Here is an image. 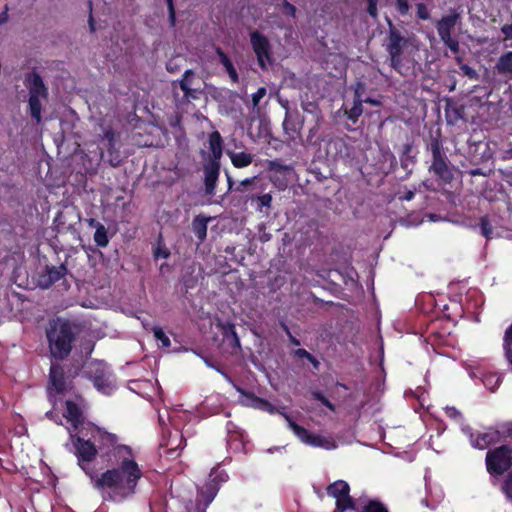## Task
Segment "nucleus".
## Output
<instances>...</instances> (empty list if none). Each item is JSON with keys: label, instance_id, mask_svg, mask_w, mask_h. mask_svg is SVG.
<instances>
[{"label": "nucleus", "instance_id": "13", "mask_svg": "<svg viewBox=\"0 0 512 512\" xmlns=\"http://www.w3.org/2000/svg\"><path fill=\"white\" fill-rule=\"evenodd\" d=\"M68 273V269L64 264L59 266H46L43 273L38 276V286L42 289H48L55 282L62 279Z\"/></svg>", "mask_w": 512, "mask_h": 512}, {"label": "nucleus", "instance_id": "30", "mask_svg": "<svg viewBox=\"0 0 512 512\" xmlns=\"http://www.w3.org/2000/svg\"><path fill=\"white\" fill-rule=\"evenodd\" d=\"M267 89L260 87L254 94H252V113L259 116L261 113L260 101L266 96Z\"/></svg>", "mask_w": 512, "mask_h": 512}, {"label": "nucleus", "instance_id": "34", "mask_svg": "<svg viewBox=\"0 0 512 512\" xmlns=\"http://www.w3.org/2000/svg\"><path fill=\"white\" fill-rule=\"evenodd\" d=\"M494 440V437L490 433H484L481 434L477 440L474 443V446L479 449L486 448L492 441Z\"/></svg>", "mask_w": 512, "mask_h": 512}, {"label": "nucleus", "instance_id": "36", "mask_svg": "<svg viewBox=\"0 0 512 512\" xmlns=\"http://www.w3.org/2000/svg\"><path fill=\"white\" fill-rule=\"evenodd\" d=\"M363 512H388L387 509L378 501H370L364 506Z\"/></svg>", "mask_w": 512, "mask_h": 512}, {"label": "nucleus", "instance_id": "35", "mask_svg": "<svg viewBox=\"0 0 512 512\" xmlns=\"http://www.w3.org/2000/svg\"><path fill=\"white\" fill-rule=\"evenodd\" d=\"M154 336L157 340H159L163 347H169L171 342L170 339L166 336L164 331L160 327L153 328Z\"/></svg>", "mask_w": 512, "mask_h": 512}, {"label": "nucleus", "instance_id": "51", "mask_svg": "<svg viewBox=\"0 0 512 512\" xmlns=\"http://www.w3.org/2000/svg\"><path fill=\"white\" fill-rule=\"evenodd\" d=\"M367 12L373 18L377 17V3H368Z\"/></svg>", "mask_w": 512, "mask_h": 512}, {"label": "nucleus", "instance_id": "15", "mask_svg": "<svg viewBox=\"0 0 512 512\" xmlns=\"http://www.w3.org/2000/svg\"><path fill=\"white\" fill-rule=\"evenodd\" d=\"M203 170L205 175V192L207 195H213L219 176L220 162L207 161V163H205L203 166Z\"/></svg>", "mask_w": 512, "mask_h": 512}, {"label": "nucleus", "instance_id": "20", "mask_svg": "<svg viewBox=\"0 0 512 512\" xmlns=\"http://www.w3.org/2000/svg\"><path fill=\"white\" fill-rule=\"evenodd\" d=\"M193 75H194L193 70H186L185 73L183 74L182 79L179 81V86L184 93V97L187 100L198 99L199 93H200L199 89L191 87V85H192L191 77Z\"/></svg>", "mask_w": 512, "mask_h": 512}, {"label": "nucleus", "instance_id": "9", "mask_svg": "<svg viewBox=\"0 0 512 512\" xmlns=\"http://www.w3.org/2000/svg\"><path fill=\"white\" fill-rule=\"evenodd\" d=\"M86 473L90 475V478L97 489L111 488L117 490L123 495H126L124 488H122V478L119 476L116 468L107 470L102 473L100 477H94L88 471H86Z\"/></svg>", "mask_w": 512, "mask_h": 512}, {"label": "nucleus", "instance_id": "37", "mask_svg": "<svg viewBox=\"0 0 512 512\" xmlns=\"http://www.w3.org/2000/svg\"><path fill=\"white\" fill-rule=\"evenodd\" d=\"M68 215H69V212H67V213L60 212L57 215L55 222H57L58 231L65 229V228H67L68 230H75L73 224H71V223L67 227H65V224H66L65 219L68 217Z\"/></svg>", "mask_w": 512, "mask_h": 512}, {"label": "nucleus", "instance_id": "39", "mask_svg": "<svg viewBox=\"0 0 512 512\" xmlns=\"http://www.w3.org/2000/svg\"><path fill=\"white\" fill-rule=\"evenodd\" d=\"M166 2H167V7H168L169 23H170L171 27H174L175 23H176V13H175V8H174V3H173V0H166Z\"/></svg>", "mask_w": 512, "mask_h": 512}, {"label": "nucleus", "instance_id": "16", "mask_svg": "<svg viewBox=\"0 0 512 512\" xmlns=\"http://www.w3.org/2000/svg\"><path fill=\"white\" fill-rule=\"evenodd\" d=\"M237 390L241 394L240 403L242 405L248 406V407H254V408H257L260 410L267 411L269 413H273L275 411V408L268 401L261 399L252 393L245 392L241 388H237Z\"/></svg>", "mask_w": 512, "mask_h": 512}, {"label": "nucleus", "instance_id": "7", "mask_svg": "<svg viewBox=\"0 0 512 512\" xmlns=\"http://www.w3.org/2000/svg\"><path fill=\"white\" fill-rule=\"evenodd\" d=\"M250 42L257 56L258 64L262 69H267L271 64V46L266 36L255 30L250 34Z\"/></svg>", "mask_w": 512, "mask_h": 512}, {"label": "nucleus", "instance_id": "40", "mask_svg": "<svg viewBox=\"0 0 512 512\" xmlns=\"http://www.w3.org/2000/svg\"><path fill=\"white\" fill-rule=\"evenodd\" d=\"M441 41L454 53L459 51V43L457 40L453 39L452 36L441 39Z\"/></svg>", "mask_w": 512, "mask_h": 512}, {"label": "nucleus", "instance_id": "12", "mask_svg": "<svg viewBox=\"0 0 512 512\" xmlns=\"http://www.w3.org/2000/svg\"><path fill=\"white\" fill-rule=\"evenodd\" d=\"M288 102L282 104L285 108V118L283 121V130L290 139L294 140L296 136L300 134L301 129L304 125V119L300 116L298 111H291L288 106Z\"/></svg>", "mask_w": 512, "mask_h": 512}, {"label": "nucleus", "instance_id": "63", "mask_svg": "<svg viewBox=\"0 0 512 512\" xmlns=\"http://www.w3.org/2000/svg\"><path fill=\"white\" fill-rule=\"evenodd\" d=\"M363 102L370 103L372 105H378L379 104L378 101H376L374 99H371V98H367V99L363 100Z\"/></svg>", "mask_w": 512, "mask_h": 512}, {"label": "nucleus", "instance_id": "38", "mask_svg": "<svg viewBox=\"0 0 512 512\" xmlns=\"http://www.w3.org/2000/svg\"><path fill=\"white\" fill-rule=\"evenodd\" d=\"M257 201L259 202V211H262V207L269 209L271 207L272 196L270 194H263L257 197Z\"/></svg>", "mask_w": 512, "mask_h": 512}, {"label": "nucleus", "instance_id": "52", "mask_svg": "<svg viewBox=\"0 0 512 512\" xmlns=\"http://www.w3.org/2000/svg\"><path fill=\"white\" fill-rule=\"evenodd\" d=\"M89 8H90V15H89V19H88V24H89V29H90V32H95V22H94V18L92 16V3L89 2Z\"/></svg>", "mask_w": 512, "mask_h": 512}, {"label": "nucleus", "instance_id": "61", "mask_svg": "<svg viewBox=\"0 0 512 512\" xmlns=\"http://www.w3.org/2000/svg\"><path fill=\"white\" fill-rule=\"evenodd\" d=\"M505 159H512V148L505 151Z\"/></svg>", "mask_w": 512, "mask_h": 512}, {"label": "nucleus", "instance_id": "50", "mask_svg": "<svg viewBox=\"0 0 512 512\" xmlns=\"http://www.w3.org/2000/svg\"><path fill=\"white\" fill-rule=\"evenodd\" d=\"M295 355L299 358H306L308 359L309 361H312L313 360V356L305 349H298L295 351Z\"/></svg>", "mask_w": 512, "mask_h": 512}, {"label": "nucleus", "instance_id": "11", "mask_svg": "<svg viewBox=\"0 0 512 512\" xmlns=\"http://www.w3.org/2000/svg\"><path fill=\"white\" fill-rule=\"evenodd\" d=\"M285 418L287 419L290 428L295 432V434L305 443L314 445V446H320L325 448H331L335 447V444L321 436L318 435H312L310 434L305 428L299 426L295 422H293L288 415H285Z\"/></svg>", "mask_w": 512, "mask_h": 512}, {"label": "nucleus", "instance_id": "14", "mask_svg": "<svg viewBox=\"0 0 512 512\" xmlns=\"http://www.w3.org/2000/svg\"><path fill=\"white\" fill-rule=\"evenodd\" d=\"M461 14L455 9H450L449 14L442 16L436 22V29L440 39H445L452 36L455 26L460 22Z\"/></svg>", "mask_w": 512, "mask_h": 512}, {"label": "nucleus", "instance_id": "29", "mask_svg": "<svg viewBox=\"0 0 512 512\" xmlns=\"http://www.w3.org/2000/svg\"><path fill=\"white\" fill-rule=\"evenodd\" d=\"M412 149V146L410 144L404 145L403 153L401 156V166L404 170H406V174L410 175L413 170V166L415 163L414 157L410 156V151Z\"/></svg>", "mask_w": 512, "mask_h": 512}, {"label": "nucleus", "instance_id": "46", "mask_svg": "<svg viewBox=\"0 0 512 512\" xmlns=\"http://www.w3.org/2000/svg\"><path fill=\"white\" fill-rule=\"evenodd\" d=\"M170 255V252L168 251L167 248L165 247H161V246H158L155 250H154V257L156 259L162 257V258H167L168 256Z\"/></svg>", "mask_w": 512, "mask_h": 512}, {"label": "nucleus", "instance_id": "24", "mask_svg": "<svg viewBox=\"0 0 512 512\" xmlns=\"http://www.w3.org/2000/svg\"><path fill=\"white\" fill-rule=\"evenodd\" d=\"M210 220V217H205L202 215H198L193 219V232L201 242L204 241L207 236V223Z\"/></svg>", "mask_w": 512, "mask_h": 512}, {"label": "nucleus", "instance_id": "32", "mask_svg": "<svg viewBox=\"0 0 512 512\" xmlns=\"http://www.w3.org/2000/svg\"><path fill=\"white\" fill-rule=\"evenodd\" d=\"M363 99H354V103L352 108L347 112L348 118L353 120L354 122L358 119V117L362 114Z\"/></svg>", "mask_w": 512, "mask_h": 512}, {"label": "nucleus", "instance_id": "53", "mask_svg": "<svg viewBox=\"0 0 512 512\" xmlns=\"http://www.w3.org/2000/svg\"><path fill=\"white\" fill-rule=\"evenodd\" d=\"M104 138L108 140L110 146H113L114 132L112 129H108L104 132Z\"/></svg>", "mask_w": 512, "mask_h": 512}, {"label": "nucleus", "instance_id": "57", "mask_svg": "<svg viewBox=\"0 0 512 512\" xmlns=\"http://www.w3.org/2000/svg\"><path fill=\"white\" fill-rule=\"evenodd\" d=\"M255 178H248L240 182L239 186L236 188L237 191H242V187H246L250 185Z\"/></svg>", "mask_w": 512, "mask_h": 512}, {"label": "nucleus", "instance_id": "59", "mask_svg": "<svg viewBox=\"0 0 512 512\" xmlns=\"http://www.w3.org/2000/svg\"><path fill=\"white\" fill-rule=\"evenodd\" d=\"M413 197H414V192H413V191H411V190H409V191H407V192L405 193V195H404V196H402L400 199H402V200H406V201H410V200H412V199H413Z\"/></svg>", "mask_w": 512, "mask_h": 512}, {"label": "nucleus", "instance_id": "3", "mask_svg": "<svg viewBox=\"0 0 512 512\" xmlns=\"http://www.w3.org/2000/svg\"><path fill=\"white\" fill-rule=\"evenodd\" d=\"M388 36L385 44V49L389 55L390 66L402 74V54L404 49L408 46V39L403 36L399 29L395 27L391 19L387 18Z\"/></svg>", "mask_w": 512, "mask_h": 512}, {"label": "nucleus", "instance_id": "43", "mask_svg": "<svg viewBox=\"0 0 512 512\" xmlns=\"http://www.w3.org/2000/svg\"><path fill=\"white\" fill-rule=\"evenodd\" d=\"M312 395H313L314 399L321 401L326 407H328L330 410L334 411V409H335L334 405L326 397H324L321 393L313 392Z\"/></svg>", "mask_w": 512, "mask_h": 512}, {"label": "nucleus", "instance_id": "58", "mask_svg": "<svg viewBox=\"0 0 512 512\" xmlns=\"http://www.w3.org/2000/svg\"><path fill=\"white\" fill-rule=\"evenodd\" d=\"M85 221H86V223H87L90 227L95 228L96 230H97V227H98L99 225H102L101 223H99L98 221H96V219H94V218H89V219H86Z\"/></svg>", "mask_w": 512, "mask_h": 512}, {"label": "nucleus", "instance_id": "44", "mask_svg": "<svg viewBox=\"0 0 512 512\" xmlns=\"http://www.w3.org/2000/svg\"><path fill=\"white\" fill-rule=\"evenodd\" d=\"M460 69L463 71L464 75H466L470 79H476L478 77L477 72L467 64L461 65Z\"/></svg>", "mask_w": 512, "mask_h": 512}, {"label": "nucleus", "instance_id": "64", "mask_svg": "<svg viewBox=\"0 0 512 512\" xmlns=\"http://www.w3.org/2000/svg\"><path fill=\"white\" fill-rule=\"evenodd\" d=\"M227 180H228L229 189H231L234 182L229 175H227Z\"/></svg>", "mask_w": 512, "mask_h": 512}, {"label": "nucleus", "instance_id": "17", "mask_svg": "<svg viewBox=\"0 0 512 512\" xmlns=\"http://www.w3.org/2000/svg\"><path fill=\"white\" fill-rule=\"evenodd\" d=\"M50 382L57 393H63L69 388V383L64 377L63 367L58 363H52L50 367Z\"/></svg>", "mask_w": 512, "mask_h": 512}, {"label": "nucleus", "instance_id": "22", "mask_svg": "<svg viewBox=\"0 0 512 512\" xmlns=\"http://www.w3.org/2000/svg\"><path fill=\"white\" fill-rule=\"evenodd\" d=\"M64 416L72 424L74 429L83 423V414L80 408L73 401H66V413Z\"/></svg>", "mask_w": 512, "mask_h": 512}, {"label": "nucleus", "instance_id": "23", "mask_svg": "<svg viewBox=\"0 0 512 512\" xmlns=\"http://www.w3.org/2000/svg\"><path fill=\"white\" fill-rule=\"evenodd\" d=\"M225 341H228L232 348L240 347V340L235 331V326L231 323H219Z\"/></svg>", "mask_w": 512, "mask_h": 512}, {"label": "nucleus", "instance_id": "27", "mask_svg": "<svg viewBox=\"0 0 512 512\" xmlns=\"http://www.w3.org/2000/svg\"><path fill=\"white\" fill-rule=\"evenodd\" d=\"M464 110H465V108L462 105L457 106V105H454L451 103H447L446 108H445V113H446L448 123L454 124L458 120L462 119Z\"/></svg>", "mask_w": 512, "mask_h": 512}, {"label": "nucleus", "instance_id": "60", "mask_svg": "<svg viewBox=\"0 0 512 512\" xmlns=\"http://www.w3.org/2000/svg\"><path fill=\"white\" fill-rule=\"evenodd\" d=\"M317 130H318L317 125H316L315 127H313V128H311V129H310V131H309V136H308V140H309L313 135H315V133L317 132Z\"/></svg>", "mask_w": 512, "mask_h": 512}, {"label": "nucleus", "instance_id": "5", "mask_svg": "<svg viewBox=\"0 0 512 512\" xmlns=\"http://www.w3.org/2000/svg\"><path fill=\"white\" fill-rule=\"evenodd\" d=\"M512 450L508 446H501L490 451L486 456L488 471L502 474L511 466Z\"/></svg>", "mask_w": 512, "mask_h": 512}, {"label": "nucleus", "instance_id": "49", "mask_svg": "<svg viewBox=\"0 0 512 512\" xmlns=\"http://www.w3.org/2000/svg\"><path fill=\"white\" fill-rule=\"evenodd\" d=\"M501 32L504 34L505 39L512 40V23L503 25L501 27Z\"/></svg>", "mask_w": 512, "mask_h": 512}, {"label": "nucleus", "instance_id": "26", "mask_svg": "<svg viewBox=\"0 0 512 512\" xmlns=\"http://www.w3.org/2000/svg\"><path fill=\"white\" fill-rule=\"evenodd\" d=\"M218 490V485L214 482V479L211 480L201 488V499L199 501L203 500L205 506L209 505L217 495Z\"/></svg>", "mask_w": 512, "mask_h": 512}, {"label": "nucleus", "instance_id": "48", "mask_svg": "<svg viewBox=\"0 0 512 512\" xmlns=\"http://www.w3.org/2000/svg\"><path fill=\"white\" fill-rule=\"evenodd\" d=\"M365 84L363 82H357L355 86V97L354 99H362V95L365 92Z\"/></svg>", "mask_w": 512, "mask_h": 512}, {"label": "nucleus", "instance_id": "45", "mask_svg": "<svg viewBox=\"0 0 512 512\" xmlns=\"http://www.w3.org/2000/svg\"><path fill=\"white\" fill-rule=\"evenodd\" d=\"M396 8L400 12V14L405 15L409 11V4L407 0H397Z\"/></svg>", "mask_w": 512, "mask_h": 512}, {"label": "nucleus", "instance_id": "62", "mask_svg": "<svg viewBox=\"0 0 512 512\" xmlns=\"http://www.w3.org/2000/svg\"><path fill=\"white\" fill-rule=\"evenodd\" d=\"M448 413L450 416H456L459 414V412L455 408H449Z\"/></svg>", "mask_w": 512, "mask_h": 512}, {"label": "nucleus", "instance_id": "55", "mask_svg": "<svg viewBox=\"0 0 512 512\" xmlns=\"http://www.w3.org/2000/svg\"><path fill=\"white\" fill-rule=\"evenodd\" d=\"M284 7L285 9L287 10V12L291 15V16H295V13H296V8L294 5L290 4L289 2L285 1L284 2Z\"/></svg>", "mask_w": 512, "mask_h": 512}, {"label": "nucleus", "instance_id": "25", "mask_svg": "<svg viewBox=\"0 0 512 512\" xmlns=\"http://www.w3.org/2000/svg\"><path fill=\"white\" fill-rule=\"evenodd\" d=\"M216 54L218 55L219 61L224 66L231 81L237 83L239 81V76L232 61L228 58V56L223 52L221 48L216 49Z\"/></svg>", "mask_w": 512, "mask_h": 512}, {"label": "nucleus", "instance_id": "4", "mask_svg": "<svg viewBox=\"0 0 512 512\" xmlns=\"http://www.w3.org/2000/svg\"><path fill=\"white\" fill-rule=\"evenodd\" d=\"M430 150L432 153L433 161L429 171L437 175L439 179L444 183H450L453 179V173L448 167L446 156L444 153H442L438 140H433L431 142Z\"/></svg>", "mask_w": 512, "mask_h": 512}, {"label": "nucleus", "instance_id": "56", "mask_svg": "<svg viewBox=\"0 0 512 512\" xmlns=\"http://www.w3.org/2000/svg\"><path fill=\"white\" fill-rule=\"evenodd\" d=\"M8 6H5V10L0 13V25L6 23L8 21Z\"/></svg>", "mask_w": 512, "mask_h": 512}, {"label": "nucleus", "instance_id": "18", "mask_svg": "<svg viewBox=\"0 0 512 512\" xmlns=\"http://www.w3.org/2000/svg\"><path fill=\"white\" fill-rule=\"evenodd\" d=\"M74 445L79 461L89 462L95 458L97 450L92 442L77 437Z\"/></svg>", "mask_w": 512, "mask_h": 512}, {"label": "nucleus", "instance_id": "19", "mask_svg": "<svg viewBox=\"0 0 512 512\" xmlns=\"http://www.w3.org/2000/svg\"><path fill=\"white\" fill-rule=\"evenodd\" d=\"M494 69L499 76L512 80V51L503 53L497 59Z\"/></svg>", "mask_w": 512, "mask_h": 512}, {"label": "nucleus", "instance_id": "31", "mask_svg": "<svg viewBox=\"0 0 512 512\" xmlns=\"http://www.w3.org/2000/svg\"><path fill=\"white\" fill-rule=\"evenodd\" d=\"M94 241L99 247H106L109 243L107 230L104 225H99L94 234Z\"/></svg>", "mask_w": 512, "mask_h": 512}, {"label": "nucleus", "instance_id": "1", "mask_svg": "<svg viewBox=\"0 0 512 512\" xmlns=\"http://www.w3.org/2000/svg\"><path fill=\"white\" fill-rule=\"evenodd\" d=\"M78 325L68 320L57 319L47 331L51 355L57 360L65 359L72 350V343L79 334Z\"/></svg>", "mask_w": 512, "mask_h": 512}, {"label": "nucleus", "instance_id": "28", "mask_svg": "<svg viewBox=\"0 0 512 512\" xmlns=\"http://www.w3.org/2000/svg\"><path fill=\"white\" fill-rule=\"evenodd\" d=\"M233 165L237 168H243L250 165L253 161V155L245 152H229Z\"/></svg>", "mask_w": 512, "mask_h": 512}, {"label": "nucleus", "instance_id": "33", "mask_svg": "<svg viewBox=\"0 0 512 512\" xmlns=\"http://www.w3.org/2000/svg\"><path fill=\"white\" fill-rule=\"evenodd\" d=\"M481 233L487 239L493 237V227L487 217H482L480 221Z\"/></svg>", "mask_w": 512, "mask_h": 512}, {"label": "nucleus", "instance_id": "8", "mask_svg": "<svg viewBox=\"0 0 512 512\" xmlns=\"http://www.w3.org/2000/svg\"><path fill=\"white\" fill-rule=\"evenodd\" d=\"M349 490V485L342 480L336 481L328 486V494L336 498L335 512H344L347 509H355L352 498L349 496Z\"/></svg>", "mask_w": 512, "mask_h": 512}, {"label": "nucleus", "instance_id": "41", "mask_svg": "<svg viewBox=\"0 0 512 512\" xmlns=\"http://www.w3.org/2000/svg\"><path fill=\"white\" fill-rule=\"evenodd\" d=\"M417 16L422 20H427L430 18V13L425 4H423V3L417 4Z\"/></svg>", "mask_w": 512, "mask_h": 512}, {"label": "nucleus", "instance_id": "42", "mask_svg": "<svg viewBox=\"0 0 512 512\" xmlns=\"http://www.w3.org/2000/svg\"><path fill=\"white\" fill-rule=\"evenodd\" d=\"M503 491L508 498L512 499V472L508 474L507 479L504 482Z\"/></svg>", "mask_w": 512, "mask_h": 512}, {"label": "nucleus", "instance_id": "6", "mask_svg": "<svg viewBox=\"0 0 512 512\" xmlns=\"http://www.w3.org/2000/svg\"><path fill=\"white\" fill-rule=\"evenodd\" d=\"M116 470L122 478V488H124L126 494L133 493L137 485V481L142 476V472L138 464L133 460L124 459Z\"/></svg>", "mask_w": 512, "mask_h": 512}, {"label": "nucleus", "instance_id": "10", "mask_svg": "<svg viewBox=\"0 0 512 512\" xmlns=\"http://www.w3.org/2000/svg\"><path fill=\"white\" fill-rule=\"evenodd\" d=\"M86 374L88 378L93 381L94 386L100 391L106 392L111 385L105 365L102 362H90L87 366Z\"/></svg>", "mask_w": 512, "mask_h": 512}, {"label": "nucleus", "instance_id": "47", "mask_svg": "<svg viewBox=\"0 0 512 512\" xmlns=\"http://www.w3.org/2000/svg\"><path fill=\"white\" fill-rule=\"evenodd\" d=\"M303 110L307 113L316 114L317 118L318 119L320 118L319 110L314 103L309 102V103L303 105Z\"/></svg>", "mask_w": 512, "mask_h": 512}, {"label": "nucleus", "instance_id": "21", "mask_svg": "<svg viewBox=\"0 0 512 512\" xmlns=\"http://www.w3.org/2000/svg\"><path fill=\"white\" fill-rule=\"evenodd\" d=\"M222 144L223 140L218 131H214L209 136V147L211 150V155H208V161H218L222 157Z\"/></svg>", "mask_w": 512, "mask_h": 512}, {"label": "nucleus", "instance_id": "54", "mask_svg": "<svg viewBox=\"0 0 512 512\" xmlns=\"http://www.w3.org/2000/svg\"><path fill=\"white\" fill-rule=\"evenodd\" d=\"M284 327V330L286 331L291 343L295 346H299L300 345V342L298 339H296L292 334L291 332L289 331L288 327L286 325L283 326Z\"/></svg>", "mask_w": 512, "mask_h": 512}, {"label": "nucleus", "instance_id": "2", "mask_svg": "<svg viewBox=\"0 0 512 512\" xmlns=\"http://www.w3.org/2000/svg\"><path fill=\"white\" fill-rule=\"evenodd\" d=\"M25 86L29 90V110L30 115L37 123L41 122V100H47L48 88L43 82L42 77L37 72H32L25 77Z\"/></svg>", "mask_w": 512, "mask_h": 512}]
</instances>
